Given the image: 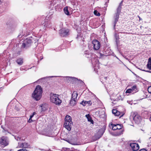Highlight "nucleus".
Segmentation results:
<instances>
[{"label": "nucleus", "instance_id": "1", "mask_svg": "<svg viewBox=\"0 0 151 151\" xmlns=\"http://www.w3.org/2000/svg\"><path fill=\"white\" fill-rule=\"evenodd\" d=\"M42 93V89L39 85L37 86L32 94V97L37 101L39 100L41 97Z\"/></svg>", "mask_w": 151, "mask_h": 151}, {"label": "nucleus", "instance_id": "2", "mask_svg": "<svg viewBox=\"0 0 151 151\" xmlns=\"http://www.w3.org/2000/svg\"><path fill=\"white\" fill-rule=\"evenodd\" d=\"M50 100L52 102L58 105H60L62 102V100L59 99L58 95L54 93L51 94Z\"/></svg>", "mask_w": 151, "mask_h": 151}, {"label": "nucleus", "instance_id": "3", "mask_svg": "<svg viewBox=\"0 0 151 151\" xmlns=\"http://www.w3.org/2000/svg\"><path fill=\"white\" fill-rule=\"evenodd\" d=\"M73 124L71 117L68 115H67L65 118V122L64 125L65 128L68 131L71 129V126Z\"/></svg>", "mask_w": 151, "mask_h": 151}, {"label": "nucleus", "instance_id": "4", "mask_svg": "<svg viewBox=\"0 0 151 151\" xmlns=\"http://www.w3.org/2000/svg\"><path fill=\"white\" fill-rule=\"evenodd\" d=\"M32 38L29 37L25 39L22 43V47L27 48L29 47L32 42Z\"/></svg>", "mask_w": 151, "mask_h": 151}, {"label": "nucleus", "instance_id": "5", "mask_svg": "<svg viewBox=\"0 0 151 151\" xmlns=\"http://www.w3.org/2000/svg\"><path fill=\"white\" fill-rule=\"evenodd\" d=\"M93 46V49L95 50H99L100 47V44L99 42L96 40H95L92 41Z\"/></svg>", "mask_w": 151, "mask_h": 151}, {"label": "nucleus", "instance_id": "6", "mask_svg": "<svg viewBox=\"0 0 151 151\" xmlns=\"http://www.w3.org/2000/svg\"><path fill=\"white\" fill-rule=\"evenodd\" d=\"M69 31L68 29H63L59 31L60 34L61 36L63 37L65 36L69 35Z\"/></svg>", "mask_w": 151, "mask_h": 151}, {"label": "nucleus", "instance_id": "7", "mask_svg": "<svg viewBox=\"0 0 151 151\" xmlns=\"http://www.w3.org/2000/svg\"><path fill=\"white\" fill-rule=\"evenodd\" d=\"M130 146L133 151H137L139 149V145L137 143H131Z\"/></svg>", "mask_w": 151, "mask_h": 151}, {"label": "nucleus", "instance_id": "8", "mask_svg": "<svg viewBox=\"0 0 151 151\" xmlns=\"http://www.w3.org/2000/svg\"><path fill=\"white\" fill-rule=\"evenodd\" d=\"M0 143L1 144L6 146L8 145V141L6 138L3 137L0 139Z\"/></svg>", "mask_w": 151, "mask_h": 151}, {"label": "nucleus", "instance_id": "9", "mask_svg": "<svg viewBox=\"0 0 151 151\" xmlns=\"http://www.w3.org/2000/svg\"><path fill=\"white\" fill-rule=\"evenodd\" d=\"M122 9L121 6L120 4L118 6L117 9V12L115 13V19H118L119 18V16L120 13L121 12V10Z\"/></svg>", "mask_w": 151, "mask_h": 151}, {"label": "nucleus", "instance_id": "10", "mask_svg": "<svg viewBox=\"0 0 151 151\" xmlns=\"http://www.w3.org/2000/svg\"><path fill=\"white\" fill-rule=\"evenodd\" d=\"M16 62L19 65H21L23 63V59L22 58H19L16 60Z\"/></svg>", "mask_w": 151, "mask_h": 151}, {"label": "nucleus", "instance_id": "11", "mask_svg": "<svg viewBox=\"0 0 151 151\" xmlns=\"http://www.w3.org/2000/svg\"><path fill=\"white\" fill-rule=\"evenodd\" d=\"M78 95V94L76 92L74 91L72 95L71 99H74L77 101V98Z\"/></svg>", "mask_w": 151, "mask_h": 151}, {"label": "nucleus", "instance_id": "12", "mask_svg": "<svg viewBox=\"0 0 151 151\" xmlns=\"http://www.w3.org/2000/svg\"><path fill=\"white\" fill-rule=\"evenodd\" d=\"M141 117L138 115H135L133 119L134 121H136L137 123H138L140 122V120Z\"/></svg>", "mask_w": 151, "mask_h": 151}, {"label": "nucleus", "instance_id": "13", "mask_svg": "<svg viewBox=\"0 0 151 151\" xmlns=\"http://www.w3.org/2000/svg\"><path fill=\"white\" fill-rule=\"evenodd\" d=\"M109 127L111 128H112V129L113 130H116L117 129V124H113L112 123L110 124L109 125Z\"/></svg>", "mask_w": 151, "mask_h": 151}, {"label": "nucleus", "instance_id": "14", "mask_svg": "<svg viewBox=\"0 0 151 151\" xmlns=\"http://www.w3.org/2000/svg\"><path fill=\"white\" fill-rule=\"evenodd\" d=\"M86 117L88 121L91 122L92 123L93 122V121L92 120L89 114H86L85 116Z\"/></svg>", "mask_w": 151, "mask_h": 151}, {"label": "nucleus", "instance_id": "15", "mask_svg": "<svg viewBox=\"0 0 151 151\" xmlns=\"http://www.w3.org/2000/svg\"><path fill=\"white\" fill-rule=\"evenodd\" d=\"M147 66L149 69L151 70V58H149L148 59Z\"/></svg>", "mask_w": 151, "mask_h": 151}, {"label": "nucleus", "instance_id": "16", "mask_svg": "<svg viewBox=\"0 0 151 151\" xmlns=\"http://www.w3.org/2000/svg\"><path fill=\"white\" fill-rule=\"evenodd\" d=\"M76 100L74 99H71L70 102V104L71 106H74L76 104Z\"/></svg>", "mask_w": 151, "mask_h": 151}, {"label": "nucleus", "instance_id": "17", "mask_svg": "<svg viewBox=\"0 0 151 151\" xmlns=\"http://www.w3.org/2000/svg\"><path fill=\"white\" fill-rule=\"evenodd\" d=\"M64 11L65 13L67 15H69V13L68 10V7H65L64 9Z\"/></svg>", "mask_w": 151, "mask_h": 151}, {"label": "nucleus", "instance_id": "18", "mask_svg": "<svg viewBox=\"0 0 151 151\" xmlns=\"http://www.w3.org/2000/svg\"><path fill=\"white\" fill-rule=\"evenodd\" d=\"M105 129H101L98 132V134H99L100 132H101V136L98 137V139H99L102 135L104 133V130Z\"/></svg>", "mask_w": 151, "mask_h": 151}, {"label": "nucleus", "instance_id": "19", "mask_svg": "<svg viewBox=\"0 0 151 151\" xmlns=\"http://www.w3.org/2000/svg\"><path fill=\"white\" fill-rule=\"evenodd\" d=\"M131 91H132V92L134 91H136L137 90V86L136 85H134L131 88H130Z\"/></svg>", "mask_w": 151, "mask_h": 151}, {"label": "nucleus", "instance_id": "20", "mask_svg": "<svg viewBox=\"0 0 151 151\" xmlns=\"http://www.w3.org/2000/svg\"><path fill=\"white\" fill-rule=\"evenodd\" d=\"M94 14L96 16H99L100 15V13L97 10H95L94 11Z\"/></svg>", "mask_w": 151, "mask_h": 151}, {"label": "nucleus", "instance_id": "21", "mask_svg": "<svg viewBox=\"0 0 151 151\" xmlns=\"http://www.w3.org/2000/svg\"><path fill=\"white\" fill-rule=\"evenodd\" d=\"M88 104V102L87 101H82V102L80 103V104L83 105V106H85L86 104Z\"/></svg>", "mask_w": 151, "mask_h": 151}, {"label": "nucleus", "instance_id": "22", "mask_svg": "<svg viewBox=\"0 0 151 151\" xmlns=\"http://www.w3.org/2000/svg\"><path fill=\"white\" fill-rule=\"evenodd\" d=\"M117 129L120 130L122 129V126L120 124H117Z\"/></svg>", "mask_w": 151, "mask_h": 151}, {"label": "nucleus", "instance_id": "23", "mask_svg": "<svg viewBox=\"0 0 151 151\" xmlns=\"http://www.w3.org/2000/svg\"><path fill=\"white\" fill-rule=\"evenodd\" d=\"M132 92V91H131V90L130 88L127 90L126 91V93H130Z\"/></svg>", "mask_w": 151, "mask_h": 151}, {"label": "nucleus", "instance_id": "24", "mask_svg": "<svg viewBox=\"0 0 151 151\" xmlns=\"http://www.w3.org/2000/svg\"><path fill=\"white\" fill-rule=\"evenodd\" d=\"M37 114V113L36 112H34L30 116V118H32L33 117V116H34V115L35 114Z\"/></svg>", "mask_w": 151, "mask_h": 151}, {"label": "nucleus", "instance_id": "25", "mask_svg": "<svg viewBox=\"0 0 151 151\" xmlns=\"http://www.w3.org/2000/svg\"><path fill=\"white\" fill-rule=\"evenodd\" d=\"M117 111L115 109H113L112 111V113L113 114H114L115 115L116 114V112H117Z\"/></svg>", "mask_w": 151, "mask_h": 151}, {"label": "nucleus", "instance_id": "26", "mask_svg": "<svg viewBox=\"0 0 151 151\" xmlns=\"http://www.w3.org/2000/svg\"><path fill=\"white\" fill-rule=\"evenodd\" d=\"M120 112L117 111L115 115L116 116H119L120 115Z\"/></svg>", "mask_w": 151, "mask_h": 151}, {"label": "nucleus", "instance_id": "27", "mask_svg": "<svg viewBox=\"0 0 151 151\" xmlns=\"http://www.w3.org/2000/svg\"><path fill=\"white\" fill-rule=\"evenodd\" d=\"M148 91L150 93H151V86H149L148 88Z\"/></svg>", "mask_w": 151, "mask_h": 151}, {"label": "nucleus", "instance_id": "28", "mask_svg": "<svg viewBox=\"0 0 151 151\" xmlns=\"http://www.w3.org/2000/svg\"><path fill=\"white\" fill-rule=\"evenodd\" d=\"M122 133V130H119V132H118V133H117V135H121V134Z\"/></svg>", "mask_w": 151, "mask_h": 151}, {"label": "nucleus", "instance_id": "29", "mask_svg": "<svg viewBox=\"0 0 151 151\" xmlns=\"http://www.w3.org/2000/svg\"><path fill=\"white\" fill-rule=\"evenodd\" d=\"M33 122V120L32 119V118H29V119L28 122L29 123L32 122Z\"/></svg>", "mask_w": 151, "mask_h": 151}, {"label": "nucleus", "instance_id": "30", "mask_svg": "<svg viewBox=\"0 0 151 151\" xmlns=\"http://www.w3.org/2000/svg\"><path fill=\"white\" fill-rule=\"evenodd\" d=\"M26 150L25 149H22L18 150L17 151H25Z\"/></svg>", "mask_w": 151, "mask_h": 151}, {"label": "nucleus", "instance_id": "31", "mask_svg": "<svg viewBox=\"0 0 151 151\" xmlns=\"http://www.w3.org/2000/svg\"><path fill=\"white\" fill-rule=\"evenodd\" d=\"M139 151H147V150L145 149H141Z\"/></svg>", "mask_w": 151, "mask_h": 151}, {"label": "nucleus", "instance_id": "32", "mask_svg": "<svg viewBox=\"0 0 151 151\" xmlns=\"http://www.w3.org/2000/svg\"><path fill=\"white\" fill-rule=\"evenodd\" d=\"M87 101V102H88V104H90V105H91L92 103H91V101Z\"/></svg>", "mask_w": 151, "mask_h": 151}, {"label": "nucleus", "instance_id": "33", "mask_svg": "<svg viewBox=\"0 0 151 151\" xmlns=\"http://www.w3.org/2000/svg\"><path fill=\"white\" fill-rule=\"evenodd\" d=\"M150 121H151V115H150Z\"/></svg>", "mask_w": 151, "mask_h": 151}, {"label": "nucleus", "instance_id": "34", "mask_svg": "<svg viewBox=\"0 0 151 151\" xmlns=\"http://www.w3.org/2000/svg\"><path fill=\"white\" fill-rule=\"evenodd\" d=\"M122 1L121 2V3H120V4H119V5L120 4V5H121V6H122L121 4H122Z\"/></svg>", "mask_w": 151, "mask_h": 151}, {"label": "nucleus", "instance_id": "35", "mask_svg": "<svg viewBox=\"0 0 151 151\" xmlns=\"http://www.w3.org/2000/svg\"><path fill=\"white\" fill-rule=\"evenodd\" d=\"M1 0H0V4H1Z\"/></svg>", "mask_w": 151, "mask_h": 151}, {"label": "nucleus", "instance_id": "36", "mask_svg": "<svg viewBox=\"0 0 151 151\" xmlns=\"http://www.w3.org/2000/svg\"><path fill=\"white\" fill-rule=\"evenodd\" d=\"M86 57H87L88 58H89V56H86Z\"/></svg>", "mask_w": 151, "mask_h": 151}, {"label": "nucleus", "instance_id": "37", "mask_svg": "<svg viewBox=\"0 0 151 151\" xmlns=\"http://www.w3.org/2000/svg\"><path fill=\"white\" fill-rule=\"evenodd\" d=\"M92 63H93V60H92Z\"/></svg>", "mask_w": 151, "mask_h": 151}, {"label": "nucleus", "instance_id": "38", "mask_svg": "<svg viewBox=\"0 0 151 151\" xmlns=\"http://www.w3.org/2000/svg\"><path fill=\"white\" fill-rule=\"evenodd\" d=\"M117 20H116V21H115V23L116 22H117Z\"/></svg>", "mask_w": 151, "mask_h": 151}, {"label": "nucleus", "instance_id": "39", "mask_svg": "<svg viewBox=\"0 0 151 151\" xmlns=\"http://www.w3.org/2000/svg\"><path fill=\"white\" fill-rule=\"evenodd\" d=\"M123 116V115H122L121 116Z\"/></svg>", "mask_w": 151, "mask_h": 151}, {"label": "nucleus", "instance_id": "40", "mask_svg": "<svg viewBox=\"0 0 151 151\" xmlns=\"http://www.w3.org/2000/svg\"><path fill=\"white\" fill-rule=\"evenodd\" d=\"M90 56H91V54H90Z\"/></svg>", "mask_w": 151, "mask_h": 151}]
</instances>
